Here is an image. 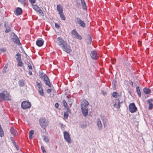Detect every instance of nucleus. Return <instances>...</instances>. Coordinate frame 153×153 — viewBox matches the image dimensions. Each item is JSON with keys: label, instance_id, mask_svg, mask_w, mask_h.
Instances as JSON below:
<instances>
[{"label": "nucleus", "instance_id": "1", "mask_svg": "<svg viewBox=\"0 0 153 153\" xmlns=\"http://www.w3.org/2000/svg\"><path fill=\"white\" fill-rule=\"evenodd\" d=\"M0 98L4 100H11V96L9 93L4 91L0 93Z\"/></svg>", "mask_w": 153, "mask_h": 153}, {"label": "nucleus", "instance_id": "2", "mask_svg": "<svg viewBox=\"0 0 153 153\" xmlns=\"http://www.w3.org/2000/svg\"><path fill=\"white\" fill-rule=\"evenodd\" d=\"M40 77L43 79L46 85H48L49 87H51L52 85L50 83L49 79L47 76L44 74L41 73L39 75Z\"/></svg>", "mask_w": 153, "mask_h": 153}, {"label": "nucleus", "instance_id": "3", "mask_svg": "<svg viewBox=\"0 0 153 153\" xmlns=\"http://www.w3.org/2000/svg\"><path fill=\"white\" fill-rule=\"evenodd\" d=\"M39 123L41 127L45 129L48 125V121L44 118H41L39 120Z\"/></svg>", "mask_w": 153, "mask_h": 153}, {"label": "nucleus", "instance_id": "4", "mask_svg": "<svg viewBox=\"0 0 153 153\" xmlns=\"http://www.w3.org/2000/svg\"><path fill=\"white\" fill-rule=\"evenodd\" d=\"M56 42L57 44L62 48L64 47V46H65L67 43L60 37H59L57 39Z\"/></svg>", "mask_w": 153, "mask_h": 153}, {"label": "nucleus", "instance_id": "5", "mask_svg": "<svg viewBox=\"0 0 153 153\" xmlns=\"http://www.w3.org/2000/svg\"><path fill=\"white\" fill-rule=\"evenodd\" d=\"M64 137L65 140L68 143L71 142V139L69 133L67 131H65L63 132Z\"/></svg>", "mask_w": 153, "mask_h": 153}, {"label": "nucleus", "instance_id": "6", "mask_svg": "<svg viewBox=\"0 0 153 153\" xmlns=\"http://www.w3.org/2000/svg\"><path fill=\"white\" fill-rule=\"evenodd\" d=\"M75 21L76 23L79 25L80 26L83 27H85V24L84 21L79 18L76 17Z\"/></svg>", "mask_w": 153, "mask_h": 153}, {"label": "nucleus", "instance_id": "7", "mask_svg": "<svg viewBox=\"0 0 153 153\" xmlns=\"http://www.w3.org/2000/svg\"><path fill=\"white\" fill-rule=\"evenodd\" d=\"M31 104L30 103L27 101H25L22 102L21 107L23 109L29 108L30 107Z\"/></svg>", "mask_w": 153, "mask_h": 153}, {"label": "nucleus", "instance_id": "8", "mask_svg": "<svg viewBox=\"0 0 153 153\" xmlns=\"http://www.w3.org/2000/svg\"><path fill=\"white\" fill-rule=\"evenodd\" d=\"M137 110V108L136 107L134 103H132L130 104L129 106V110L132 113L135 112Z\"/></svg>", "mask_w": 153, "mask_h": 153}, {"label": "nucleus", "instance_id": "9", "mask_svg": "<svg viewBox=\"0 0 153 153\" xmlns=\"http://www.w3.org/2000/svg\"><path fill=\"white\" fill-rule=\"evenodd\" d=\"M63 51L68 53L71 52L72 50L71 48V47L67 43L65 45L64 47L62 48Z\"/></svg>", "mask_w": 153, "mask_h": 153}, {"label": "nucleus", "instance_id": "10", "mask_svg": "<svg viewBox=\"0 0 153 153\" xmlns=\"http://www.w3.org/2000/svg\"><path fill=\"white\" fill-rule=\"evenodd\" d=\"M71 34L73 37L79 39H82L81 36L77 33L75 30H73L71 31Z\"/></svg>", "mask_w": 153, "mask_h": 153}, {"label": "nucleus", "instance_id": "11", "mask_svg": "<svg viewBox=\"0 0 153 153\" xmlns=\"http://www.w3.org/2000/svg\"><path fill=\"white\" fill-rule=\"evenodd\" d=\"M91 56L92 58L94 60L97 59L98 57L96 51H91Z\"/></svg>", "mask_w": 153, "mask_h": 153}, {"label": "nucleus", "instance_id": "12", "mask_svg": "<svg viewBox=\"0 0 153 153\" xmlns=\"http://www.w3.org/2000/svg\"><path fill=\"white\" fill-rule=\"evenodd\" d=\"M122 102H120L119 99H116L115 102H114V105L117 108H119L120 107V104Z\"/></svg>", "mask_w": 153, "mask_h": 153}, {"label": "nucleus", "instance_id": "13", "mask_svg": "<svg viewBox=\"0 0 153 153\" xmlns=\"http://www.w3.org/2000/svg\"><path fill=\"white\" fill-rule=\"evenodd\" d=\"M82 112L83 114L85 116H86L88 114V108L86 107H81Z\"/></svg>", "mask_w": 153, "mask_h": 153}, {"label": "nucleus", "instance_id": "14", "mask_svg": "<svg viewBox=\"0 0 153 153\" xmlns=\"http://www.w3.org/2000/svg\"><path fill=\"white\" fill-rule=\"evenodd\" d=\"M22 12L21 8L20 7H18L15 10V14L16 15H19L22 14Z\"/></svg>", "mask_w": 153, "mask_h": 153}, {"label": "nucleus", "instance_id": "15", "mask_svg": "<svg viewBox=\"0 0 153 153\" xmlns=\"http://www.w3.org/2000/svg\"><path fill=\"white\" fill-rule=\"evenodd\" d=\"M97 120L98 128L100 130H101L102 129V126L100 120V119H97Z\"/></svg>", "mask_w": 153, "mask_h": 153}, {"label": "nucleus", "instance_id": "16", "mask_svg": "<svg viewBox=\"0 0 153 153\" xmlns=\"http://www.w3.org/2000/svg\"><path fill=\"white\" fill-rule=\"evenodd\" d=\"M4 27L6 28L5 32L6 33H8L11 30V27L10 25H8L5 23L4 24Z\"/></svg>", "mask_w": 153, "mask_h": 153}, {"label": "nucleus", "instance_id": "17", "mask_svg": "<svg viewBox=\"0 0 153 153\" xmlns=\"http://www.w3.org/2000/svg\"><path fill=\"white\" fill-rule=\"evenodd\" d=\"M153 101L152 99H148L147 100V102L149 104V110H151L153 108V104L151 102Z\"/></svg>", "mask_w": 153, "mask_h": 153}, {"label": "nucleus", "instance_id": "18", "mask_svg": "<svg viewBox=\"0 0 153 153\" xmlns=\"http://www.w3.org/2000/svg\"><path fill=\"white\" fill-rule=\"evenodd\" d=\"M13 39V41L15 43L17 44L18 45H21L20 41L18 37L16 36H15V34H14Z\"/></svg>", "mask_w": 153, "mask_h": 153}, {"label": "nucleus", "instance_id": "19", "mask_svg": "<svg viewBox=\"0 0 153 153\" xmlns=\"http://www.w3.org/2000/svg\"><path fill=\"white\" fill-rule=\"evenodd\" d=\"M43 44V41L42 40L38 39L36 41V44L39 46H42Z\"/></svg>", "mask_w": 153, "mask_h": 153}, {"label": "nucleus", "instance_id": "20", "mask_svg": "<svg viewBox=\"0 0 153 153\" xmlns=\"http://www.w3.org/2000/svg\"><path fill=\"white\" fill-rule=\"evenodd\" d=\"M57 10L59 12V13L63 12V8L62 6L58 5L57 6Z\"/></svg>", "mask_w": 153, "mask_h": 153}, {"label": "nucleus", "instance_id": "21", "mask_svg": "<svg viewBox=\"0 0 153 153\" xmlns=\"http://www.w3.org/2000/svg\"><path fill=\"white\" fill-rule=\"evenodd\" d=\"M144 93L146 94H149L151 92V91L150 89L147 88H144L143 89Z\"/></svg>", "mask_w": 153, "mask_h": 153}, {"label": "nucleus", "instance_id": "22", "mask_svg": "<svg viewBox=\"0 0 153 153\" xmlns=\"http://www.w3.org/2000/svg\"><path fill=\"white\" fill-rule=\"evenodd\" d=\"M101 118L103 122L104 127H105V124L106 123V121L107 120L106 117L103 116H101Z\"/></svg>", "mask_w": 153, "mask_h": 153}, {"label": "nucleus", "instance_id": "23", "mask_svg": "<svg viewBox=\"0 0 153 153\" xmlns=\"http://www.w3.org/2000/svg\"><path fill=\"white\" fill-rule=\"evenodd\" d=\"M81 4L82 8L84 10H86L87 7L86 6V4L84 0H81Z\"/></svg>", "mask_w": 153, "mask_h": 153}, {"label": "nucleus", "instance_id": "24", "mask_svg": "<svg viewBox=\"0 0 153 153\" xmlns=\"http://www.w3.org/2000/svg\"><path fill=\"white\" fill-rule=\"evenodd\" d=\"M89 105L88 102L87 101L84 102L81 105V107H86Z\"/></svg>", "mask_w": 153, "mask_h": 153}, {"label": "nucleus", "instance_id": "25", "mask_svg": "<svg viewBox=\"0 0 153 153\" xmlns=\"http://www.w3.org/2000/svg\"><path fill=\"white\" fill-rule=\"evenodd\" d=\"M10 131L11 133L13 135H14L16 134V131L12 127L10 128Z\"/></svg>", "mask_w": 153, "mask_h": 153}, {"label": "nucleus", "instance_id": "26", "mask_svg": "<svg viewBox=\"0 0 153 153\" xmlns=\"http://www.w3.org/2000/svg\"><path fill=\"white\" fill-rule=\"evenodd\" d=\"M19 86H24L25 81L23 80H20L19 81Z\"/></svg>", "mask_w": 153, "mask_h": 153}, {"label": "nucleus", "instance_id": "27", "mask_svg": "<svg viewBox=\"0 0 153 153\" xmlns=\"http://www.w3.org/2000/svg\"><path fill=\"white\" fill-rule=\"evenodd\" d=\"M136 90L137 93V94L138 96L139 97H141V94L139 87L137 86L136 88Z\"/></svg>", "mask_w": 153, "mask_h": 153}, {"label": "nucleus", "instance_id": "28", "mask_svg": "<svg viewBox=\"0 0 153 153\" xmlns=\"http://www.w3.org/2000/svg\"><path fill=\"white\" fill-rule=\"evenodd\" d=\"M4 132L1 128V125L0 124V136L2 137L4 136Z\"/></svg>", "mask_w": 153, "mask_h": 153}, {"label": "nucleus", "instance_id": "29", "mask_svg": "<svg viewBox=\"0 0 153 153\" xmlns=\"http://www.w3.org/2000/svg\"><path fill=\"white\" fill-rule=\"evenodd\" d=\"M16 56H17V57L16 58V60L17 62L21 61V59L20 54L19 53H18L16 54Z\"/></svg>", "mask_w": 153, "mask_h": 153}, {"label": "nucleus", "instance_id": "30", "mask_svg": "<svg viewBox=\"0 0 153 153\" xmlns=\"http://www.w3.org/2000/svg\"><path fill=\"white\" fill-rule=\"evenodd\" d=\"M60 15V17L61 18V19L62 20H65V17L63 12L62 13H60L59 14Z\"/></svg>", "mask_w": 153, "mask_h": 153}, {"label": "nucleus", "instance_id": "31", "mask_svg": "<svg viewBox=\"0 0 153 153\" xmlns=\"http://www.w3.org/2000/svg\"><path fill=\"white\" fill-rule=\"evenodd\" d=\"M37 84V85L39 88V90L42 88V84L40 82L38 83L37 82H36Z\"/></svg>", "mask_w": 153, "mask_h": 153}, {"label": "nucleus", "instance_id": "32", "mask_svg": "<svg viewBox=\"0 0 153 153\" xmlns=\"http://www.w3.org/2000/svg\"><path fill=\"white\" fill-rule=\"evenodd\" d=\"M43 140L46 142L48 143L49 141L48 137L45 136H43Z\"/></svg>", "mask_w": 153, "mask_h": 153}, {"label": "nucleus", "instance_id": "33", "mask_svg": "<svg viewBox=\"0 0 153 153\" xmlns=\"http://www.w3.org/2000/svg\"><path fill=\"white\" fill-rule=\"evenodd\" d=\"M119 96V94L116 92H114L113 93L112 96L115 98Z\"/></svg>", "mask_w": 153, "mask_h": 153}, {"label": "nucleus", "instance_id": "34", "mask_svg": "<svg viewBox=\"0 0 153 153\" xmlns=\"http://www.w3.org/2000/svg\"><path fill=\"white\" fill-rule=\"evenodd\" d=\"M33 8L36 11H38L40 9V8L37 5L33 6Z\"/></svg>", "mask_w": 153, "mask_h": 153}, {"label": "nucleus", "instance_id": "35", "mask_svg": "<svg viewBox=\"0 0 153 153\" xmlns=\"http://www.w3.org/2000/svg\"><path fill=\"white\" fill-rule=\"evenodd\" d=\"M8 65H6L5 67H4L3 70V73L5 74L7 72V67Z\"/></svg>", "mask_w": 153, "mask_h": 153}, {"label": "nucleus", "instance_id": "36", "mask_svg": "<svg viewBox=\"0 0 153 153\" xmlns=\"http://www.w3.org/2000/svg\"><path fill=\"white\" fill-rule=\"evenodd\" d=\"M39 92L41 96H43L44 95V92H43V90L42 88L40 89L39 90Z\"/></svg>", "mask_w": 153, "mask_h": 153}, {"label": "nucleus", "instance_id": "37", "mask_svg": "<svg viewBox=\"0 0 153 153\" xmlns=\"http://www.w3.org/2000/svg\"><path fill=\"white\" fill-rule=\"evenodd\" d=\"M62 103H63L64 106H65V107L67 108V107H68L67 103L65 100H63Z\"/></svg>", "mask_w": 153, "mask_h": 153}, {"label": "nucleus", "instance_id": "38", "mask_svg": "<svg viewBox=\"0 0 153 153\" xmlns=\"http://www.w3.org/2000/svg\"><path fill=\"white\" fill-rule=\"evenodd\" d=\"M87 126L86 124L84 123L82 124L80 126L82 128H86L87 127Z\"/></svg>", "mask_w": 153, "mask_h": 153}, {"label": "nucleus", "instance_id": "39", "mask_svg": "<svg viewBox=\"0 0 153 153\" xmlns=\"http://www.w3.org/2000/svg\"><path fill=\"white\" fill-rule=\"evenodd\" d=\"M18 63V66L19 67H22V66L23 62H22L21 61L17 62Z\"/></svg>", "mask_w": 153, "mask_h": 153}, {"label": "nucleus", "instance_id": "40", "mask_svg": "<svg viewBox=\"0 0 153 153\" xmlns=\"http://www.w3.org/2000/svg\"><path fill=\"white\" fill-rule=\"evenodd\" d=\"M116 83H117V82H116V80H114V81H113V86H114V88H116Z\"/></svg>", "mask_w": 153, "mask_h": 153}, {"label": "nucleus", "instance_id": "41", "mask_svg": "<svg viewBox=\"0 0 153 153\" xmlns=\"http://www.w3.org/2000/svg\"><path fill=\"white\" fill-rule=\"evenodd\" d=\"M88 43L89 44H90L91 42V36L89 35L88 36Z\"/></svg>", "mask_w": 153, "mask_h": 153}, {"label": "nucleus", "instance_id": "42", "mask_svg": "<svg viewBox=\"0 0 153 153\" xmlns=\"http://www.w3.org/2000/svg\"><path fill=\"white\" fill-rule=\"evenodd\" d=\"M68 114L67 112H65L64 114V117L65 118L67 119L68 117Z\"/></svg>", "mask_w": 153, "mask_h": 153}, {"label": "nucleus", "instance_id": "43", "mask_svg": "<svg viewBox=\"0 0 153 153\" xmlns=\"http://www.w3.org/2000/svg\"><path fill=\"white\" fill-rule=\"evenodd\" d=\"M37 12H38L41 15L43 16V13L42 11L40 9H39V10Z\"/></svg>", "mask_w": 153, "mask_h": 153}, {"label": "nucleus", "instance_id": "44", "mask_svg": "<svg viewBox=\"0 0 153 153\" xmlns=\"http://www.w3.org/2000/svg\"><path fill=\"white\" fill-rule=\"evenodd\" d=\"M18 1L20 2L21 4H25V0H18Z\"/></svg>", "mask_w": 153, "mask_h": 153}, {"label": "nucleus", "instance_id": "45", "mask_svg": "<svg viewBox=\"0 0 153 153\" xmlns=\"http://www.w3.org/2000/svg\"><path fill=\"white\" fill-rule=\"evenodd\" d=\"M34 133V131L33 130H31L29 132V134L30 135H32Z\"/></svg>", "mask_w": 153, "mask_h": 153}, {"label": "nucleus", "instance_id": "46", "mask_svg": "<svg viewBox=\"0 0 153 153\" xmlns=\"http://www.w3.org/2000/svg\"><path fill=\"white\" fill-rule=\"evenodd\" d=\"M51 92V90L50 89H48L47 90V92L48 94H49Z\"/></svg>", "mask_w": 153, "mask_h": 153}, {"label": "nucleus", "instance_id": "47", "mask_svg": "<svg viewBox=\"0 0 153 153\" xmlns=\"http://www.w3.org/2000/svg\"><path fill=\"white\" fill-rule=\"evenodd\" d=\"M55 106L56 108H58L59 107V104L56 103L55 104Z\"/></svg>", "mask_w": 153, "mask_h": 153}, {"label": "nucleus", "instance_id": "48", "mask_svg": "<svg viewBox=\"0 0 153 153\" xmlns=\"http://www.w3.org/2000/svg\"><path fill=\"white\" fill-rule=\"evenodd\" d=\"M29 1L31 3H34L35 2V0H29Z\"/></svg>", "mask_w": 153, "mask_h": 153}, {"label": "nucleus", "instance_id": "49", "mask_svg": "<svg viewBox=\"0 0 153 153\" xmlns=\"http://www.w3.org/2000/svg\"><path fill=\"white\" fill-rule=\"evenodd\" d=\"M12 143H13V144L14 145V146H16V142H15L14 140H12Z\"/></svg>", "mask_w": 153, "mask_h": 153}, {"label": "nucleus", "instance_id": "50", "mask_svg": "<svg viewBox=\"0 0 153 153\" xmlns=\"http://www.w3.org/2000/svg\"><path fill=\"white\" fill-rule=\"evenodd\" d=\"M28 67L30 69H32V66L31 65H30L29 64L28 65Z\"/></svg>", "mask_w": 153, "mask_h": 153}, {"label": "nucleus", "instance_id": "51", "mask_svg": "<svg viewBox=\"0 0 153 153\" xmlns=\"http://www.w3.org/2000/svg\"><path fill=\"white\" fill-rule=\"evenodd\" d=\"M0 50L1 51H3V52H4L5 51V50L4 48H1L0 49Z\"/></svg>", "mask_w": 153, "mask_h": 153}, {"label": "nucleus", "instance_id": "52", "mask_svg": "<svg viewBox=\"0 0 153 153\" xmlns=\"http://www.w3.org/2000/svg\"><path fill=\"white\" fill-rule=\"evenodd\" d=\"M55 26L57 28H59V25L58 24L56 23H55Z\"/></svg>", "mask_w": 153, "mask_h": 153}, {"label": "nucleus", "instance_id": "53", "mask_svg": "<svg viewBox=\"0 0 153 153\" xmlns=\"http://www.w3.org/2000/svg\"><path fill=\"white\" fill-rule=\"evenodd\" d=\"M29 74L30 75H32V72L31 71H29Z\"/></svg>", "mask_w": 153, "mask_h": 153}, {"label": "nucleus", "instance_id": "54", "mask_svg": "<svg viewBox=\"0 0 153 153\" xmlns=\"http://www.w3.org/2000/svg\"><path fill=\"white\" fill-rule=\"evenodd\" d=\"M15 147H16V148L17 150H18L19 149V148L18 146H16Z\"/></svg>", "mask_w": 153, "mask_h": 153}, {"label": "nucleus", "instance_id": "55", "mask_svg": "<svg viewBox=\"0 0 153 153\" xmlns=\"http://www.w3.org/2000/svg\"><path fill=\"white\" fill-rule=\"evenodd\" d=\"M41 149L42 150H44L45 149H44V147L43 146H41Z\"/></svg>", "mask_w": 153, "mask_h": 153}, {"label": "nucleus", "instance_id": "56", "mask_svg": "<svg viewBox=\"0 0 153 153\" xmlns=\"http://www.w3.org/2000/svg\"><path fill=\"white\" fill-rule=\"evenodd\" d=\"M29 138L30 139H31L32 138V135H29Z\"/></svg>", "mask_w": 153, "mask_h": 153}, {"label": "nucleus", "instance_id": "57", "mask_svg": "<svg viewBox=\"0 0 153 153\" xmlns=\"http://www.w3.org/2000/svg\"><path fill=\"white\" fill-rule=\"evenodd\" d=\"M42 152L43 153L44 152H46V151L45 150V149L44 150H42Z\"/></svg>", "mask_w": 153, "mask_h": 153}, {"label": "nucleus", "instance_id": "58", "mask_svg": "<svg viewBox=\"0 0 153 153\" xmlns=\"http://www.w3.org/2000/svg\"><path fill=\"white\" fill-rule=\"evenodd\" d=\"M112 63L113 64H114L115 63V62H114V61H112Z\"/></svg>", "mask_w": 153, "mask_h": 153}, {"label": "nucleus", "instance_id": "59", "mask_svg": "<svg viewBox=\"0 0 153 153\" xmlns=\"http://www.w3.org/2000/svg\"><path fill=\"white\" fill-rule=\"evenodd\" d=\"M1 101V100L0 99V102Z\"/></svg>", "mask_w": 153, "mask_h": 153}, {"label": "nucleus", "instance_id": "60", "mask_svg": "<svg viewBox=\"0 0 153 153\" xmlns=\"http://www.w3.org/2000/svg\"><path fill=\"white\" fill-rule=\"evenodd\" d=\"M131 84L132 85H133V82H131Z\"/></svg>", "mask_w": 153, "mask_h": 153}, {"label": "nucleus", "instance_id": "61", "mask_svg": "<svg viewBox=\"0 0 153 153\" xmlns=\"http://www.w3.org/2000/svg\"><path fill=\"white\" fill-rule=\"evenodd\" d=\"M131 84L132 85H133V82H131Z\"/></svg>", "mask_w": 153, "mask_h": 153}, {"label": "nucleus", "instance_id": "62", "mask_svg": "<svg viewBox=\"0 0 153 153\" xmlns=\"http://www.w3.org/2000/svg\"><path fill=\"white\" fill-rule=\"evenodd\" d=\"M43 153H46V152H44Z\"/></svg>", "mask_w": 153, "mask_h": 153}, {"label": "nucleus", "instance_id": "63", "mask_svg": "<svg viewBox=\"0 0 153 153\" xmlns=\"http://www.w3.org/2000/svg\"><path fill=\"white\" fill-rule=\"evenodd\" d=\"M11 138H12V137H11ZM11 140H13V139H12V138H11Z\"/></svg>", "mask_w": 153, "mask_h": 153}]
</instances>
